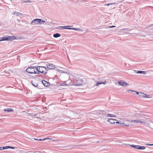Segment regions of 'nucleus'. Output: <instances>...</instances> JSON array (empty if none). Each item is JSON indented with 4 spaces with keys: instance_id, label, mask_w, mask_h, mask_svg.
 Listing matches in <instances>:
<instances>
[{
    "instance_id": "obj_1",
    "label": "nucleus",
    "mask_w": 153,
    "mask_h": 153,
    "mask_svg": "<svg viewBox=\"0 0 153 153\" xmlns=\"http://www.w3.org/2000/svg\"><path fill=\"white\" fill-rule=\"evenodd\" d=\"M26 72L29 74H37L36 67L30 66L27 68Z\"/></svg>"
},
{
    "instance_id": "obj_2",
    "label": "nucleus",
    "mask_w": 153,
    "mask_h": 153,
    "mask_svg": "<svg viewBox=\"0 0 153 153\" xmlns=\"http://www.w3.org/2000/svg\"><path fill=\"white\" fill-rule=\"evenodd\" d=\"M36 70L38 72L42 74H46L47 73V69L44 66H38L36 67Z\"/></svg>"
},
{
    "instance_id": "obj_3",
    "label": "nucleus",
    "mask_w": 153,
    "mask_h": 153,
    "mask_svg": "<svg viewBox=\"0 0 153 153\" xmlns=\"http://www.w3.org/2000/svg\"><path fill=\"white\" fill-rule=\"evenodd\" d=\"M16 39V37L13 36H8L6 37L1 38L0 41L7 40H13Z\"/></svg>"
},
{
    "instance_id": "obj_4",
    "label": "nucleus",
    "mask_w": 153,
    "mask_h": 153,
    "mask_svg": "<svg viewBox=\"0 0 153 153\" xmlns=\"http://www.w3.org/2000/svg\"><path fill=\"white\" fill-rule=\"evenodd\" d=\"M77 84H76L75 82L73 83V85L76 86H80L82 85L83 84V80L82 79L78 78L77 79Z\"/></svg>"
},
{
    "instance_id": "obj_5",
    "label": "nucleus",
    "mask_w": 153,
    "mask_h": 153,
    "mask_svg": "<svg viewBox=\"0 0 153 153\" xmlns=\"http://www.w3.org/2000/svg\"><path fill=\"white\" fill-rule=\"evenodd\" d=\"M41 20L40 19H35L32 21V23L35 24H42V23H41Z\"/></svg>"
},
{
    "instance_id": "obj_6",
    "label": "nucleus",
    "mask_w": 153,
    "mask_h": 153,
    "mask_svg": "<svg viewBox=\"0 0 153 153\" xmlns=\"http://www.w3.org/2000/svg\"><path fill=\"white\" fill-rule=\"evenodd\" d=\"M118 83L120 85L123 86H126L128 85V84L126 82H125L122 80L119 81L118 82Z\"/></svg>"
},
{
    "instance_id": "obj_7",
    "label": "nucleus",
    "mask_w": 153,
    "mask_h": 153,
    "mask_svg": "<svg viewBox=\"0 0 153 153\" xmlns=\"http://www.w3.org/2000/svg\"><path fill=\"white\" fill-rule=\"evenodd\" d=\"M136 93L137 94H138V96L139 97H144V98H148V97L147 95H146L144 93L140 92L139 94V93L137 92H136Z\"/></svg>"
},
{
    "instance_id": "obj_8",
    "label": "nucleus",
    "mask_w": 153,
    "mask_h": 153,
    "mask_svg": "<svg viewBox=\"0 0 153 153\" xmlns=\"http://www.w3.org/2000/svg\"><path fill=\"white\" fill-rule=\"evenodd\" d=\"M47 67L48 68L50 69H53L55 68V66L52 64L48 63L47 65Z\"/></svg>"
},
{
    "instance_id": "obj_9",
    "label": "nucleus",
    "mask_w": 153,
    "mask_h": 153,
    "mask_svg": "<svg viewBox=\"0 0 153 153\" xmlns=\"http://www.w3.org/2000/svg\"><path fill=\"white\" fill-rule=\"evenodd\" d=\"M42 82L43 85L47 87L50 85V83L45 80H43Z\"/></svg>"
},
{
    "instance_id": "obj_10",
    "label": "nucleus",
    "mask_w": 153,
    "mask_h": 153,
    "mask_svg": "<svg viewBox=\"0 0 153 153\" xmlns=\"http://www.w3.org/2000/svg\"><path fill=\"white\" fill-rule=\"evenodd\" d=\"M131 122L132 123H140L141 124L144 123V122L141 121L140 120H132L131 121Z\"/></svg>"
},
{
    "instance_id": "obj_11",
    "label": "nucleus",
    "mask_w": 153,
    "mask_h": 153,
    "mask_svg": "<svg viewBox=\"0 0 153 153\" xmlns=\"http://www.w3.org/2000/svg\"><path fill=\"white\" fill-rule=\"evenodd\" d=\"M114 121H117V120L113 119H108V121L111 124L114 123H115Z\"/></svg>"
},
{
    "instance_id": "obj_12",
    "label": "nucleus",
    "mask_w": 153,
    "mask_h": 153,
    "mask_svg": "<svg viewBox=\"0 0 153 153\" xmlns=\"http://www.w3.org/2000/svg\"><path fill=\"white\" fill-rule=\"evenodd\" d=\"M116 123H120V125L121 126H129V125L128 124H125L124 123H120L119 122H116Z\"/></svg>"
},
{
    "instance_id": "obj_13",
    "label": "nucleus",
    "mask_w": 153,
    "mask_h": 153,
    "mask_svg": "<svg viewBox=\"0 0 153 153\" xmlns=\"http://www.w3.org/2000/svg\"><path fill=\"white\" fill-rule=\"evenodd\" d=\"M4 111H5L10 112L13 111V109H11L10 108H8L7 109H4Z\"/></svg>"
},
{
    "instance_id": "obj_14",
    "label": "nucleus",
    "mask_w": 153,
    "mask_h": 153,
    "mask_svg": "<svg viewBox=\"0 0 153 153\" xmlns=\"http://www.w3.org/2000/svg\"><path fill=\"white\" fill-rule=\"evenodd\" d=\"M145 149V147L144 146H138L137 149Z\"/></svg>"
},
{
    "instance_id": "obj_15",
    "label": "nucleus",
    "mask_w": 153,
    "mask_h": 153,
    "mask_svg": "<svg viewBox=\"0 0 153 153\" xmlns=\"http://www.w3.org/2000/svg\"><path fill=\"white\" fill-rule=\"evenodd\" d=\"M61 36L60 34L59 33H56L54 34L53 36L55 38H57L60 36Z\"/></svg>"
},
{
    "instance_id": "obj_16",
    "label": "nucleus",
    "mask_w": 153,
    "mask_h": 153,
    "mask_svg": "<svg viewBox=\"0 0 153 153\" xmlns=\"http://www.w3.org/2000/svg\"><path fill=\"white\" fill-rule=\"evenodd\" d=\"M105 82H97V84H96V85L98 86L99 85V84H105Z\"/></svg>"
},
{
    "instance_id": "obj_17",
    "label": "nucleus",
    "mask_w": 153,
    "mask_h": 153,
    "mask_svg": "<svg viewBox=\"0 0 153 153\" xmlns=\"http://www.w3.org/2000/svg\"><path fill=\"white\" fill-rule=\"evenodd\" d=\"M107 116V117H116L115 115L112 114H108Z\"/></svg>"
},
{
    "instance_id": "obj_18",
    "label": "nucleus",
    "mask_w": 153,
    "mask_h": 153,
    "mask_svg": "<svg viewBox=\"0 0 153 153\" xmlns=\"http://www.w3.org/2000/svg\"><path fill=\"white\" fill-rule=\"evenodd\" d=\"M51 139V138H45L44 139H35V140H39V141H42V140H46V139Z\"/></svg>"
},
{
    "instance_id": "obj_19",
    "label": "nucleus",
    "mask_w": 153,
    "mask_h": 153,
    "mask_svg": "<svg viewBox=\"0 0 153 153\" xmlns=\"http://www.w3.org/2000/svg\"><path fill=\"white\" fill-rule=\"evenodd\" d=\"M60 86H68V85L66 84L65 82H63L62 84L60 85Z\"/></svg>"
},
{
    "instance_id": "obj_20",
    "label": "nucleus",
    "mask_w": 153,
    "mask_h": 153,
    "mask_svg": "<svg viewBox=\"0 0 153 153\" xmlns=\"http://www.w3.org/2000/svg\"><path fill=\"white\" fill-rule=\"evenodd\" d=\"M137 146H137L134 145H130L131 147H133L135 149H137Z\"/></svg>"
},
{
    "instance_id": "obj_21",
    "label": "nucleus",
    "mask_w": 153,
    "mask_h": 153,
    "mask_svg": "<svg viewBox=\"0 0 153 153\" xmlns=\"http://www.w3.org/2000/svg\"><path fill=\"white\" fill-rule=\"evenodd\" d=\"M143 73V74H145V71H138L137 73Z\"/></svg>"
},
{
    "instance_id": "obj_22",
    "label": "nucleus",
    "mask_w": 153,
    "mask_h": 153,
    "mask_svg": "<svg viewBox=\"0 0 153 153\" xmlns=\"http://www.w3.org/2000/svg\"><path fill=\"white\" fill-rule=\"evenodd\" d=\"M10 147V146H6L3 147L2 149H6L9 148Z\"/></svg>"
},
{
    "instance_id": "obj_23",
    "label": "nucleus",
    "mask_w": 153,
    "mask_h": 153,
    "mask_svg": "<svg viewBox=\"0 0 153 153\" xmlns=\"http://www.w3.org/2000/svg\"><path fill=\"white\" fill-rule=\"evenodd\" d=\"M115 4V3H109V4H105V5H107L108 6H109L110 5H111V4Z\"/></svg>"
},
{
    "instance_id": "obj_24",
    "label": "nucleus",
    "mask_w": 153,
    "mask_h": 153,
    "mask_svg": "<svg viewBox=\"0 0 153 153\" xmlns=\"http://www.w3.org/2000/svg\"><path fill=\"white\" fill-rule=\"evenodd\" d=\"M25 2H31V1H25Z\"/></svg>"
},
{
    "instance_id": "obj_25",
    "label": "nucleus",
    "mask_w": 153,
    "mask_h": 153,
    "mask_svg": "<svg viewBox=\"0 0 153 153\" xmlns=\"http://www.w3.org/2000/svg\"><path fill=\"white\" fill-rule=\"evenodd\" d=\"M9 148H11V149H15V147H10H10Z\"/></svg>"
},
{
    "instance_id": "obj_26",
    "label": "nucleus",
    "mask_w": 153,
    "mask_h": 153,
    "mask_svg": "<svg viewBox=\"0 0 153 153\" xmlns=\"http://www.w3.org/2000/svg\"><path fill=\"white\" fill-rule=\"evenodd\" d=\"M3 148V147H0V150H3V149H2Z\"/></svg>"
},
{
    "instance_id": "obj_27",
    "label": "nucleus",
    "mask_w": 153,
    "mask_h": 153,
    "mask_svg": "<svg viewBox=\"0 0 153 153\" xmlns=\"http://www.w3.org/2000/svg\"><path fill=\"white\" fill-rule=\"evenodd\" d=\"M147 145L151 146H153V144H147Z\"/></svg>"
},
{
    "instance_id": "obj_28",
    "label": "nucleus",
    "mask_w": 153,
    "mask_h": 153,
    "mask_svg": "<svg viewBox=\"0 0 153 153\" xmlns=\"http://www.w3.org/2000/svg\"><path fill=\"white\" fill-rule=\"evenodd\" d=\"M115 26H111V27H110V28H111V27H115Z\"/></svg>"
},
{
    "instance_id": "obj_29",
    "label": "nucleus",
    "mask_w": 153,
    "mask_h": 153,
    "mask_svg": "<svg viewBox=\"0 0 153 153\" xmlns=\"http://www.w3.org/2000/svg\"><path fill=\"white\" fill-rule=\"evenodd\" d=\"M72 29L73 30H77V29H76V28H73Z\"/></svg>"
},
{
    "instance_id": "obj_30",
    "label": "nucleus",
    "mask_w": 153,
    "mask_h": 153,
    "mask_svg": "<svg viewBox=\"0 0 153 153\" xmlns=\"http://www.w3.org/2000/svg\"><path fill=\"white\" fill-rule=\"evenodd\" d=\"M42 22L44 23V22H45V21L44 20H43V21H42Z\"/></svg>"
},
{
    "instance_id": "obj_31",
    "label": "nucleus",
    "mask_w": 153,
    "mask_h": 153,
    "mask_svg": "<svg viewBox=\"0 0 153 153\" xmlns=\"http://www.w3.org/2000/svg\"><path fill=\"white\" fill-rule=\"evenodd\" d=\"M33 85L34 86H37V85Z\"/></svg>"
}]
</instances>
